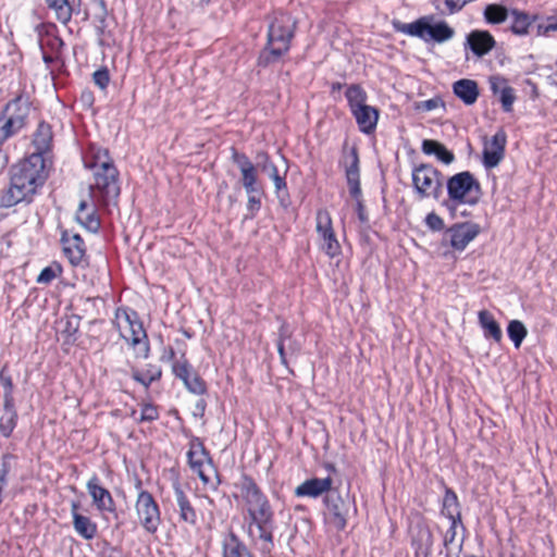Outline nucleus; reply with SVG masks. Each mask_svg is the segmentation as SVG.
<instances>
[{
  "label": "nucleus",
  "instance_id": "6e6552de",
  "mask_svg": "<svg viewBox=\"0 0 557 557\" xmlns=\"http://www.w3.org/2000/svg\"><path fill=\"white\" fill-rule=\"evenodd\" d=\"M187 458L191 470L198 474L203 484L214 488L216 486V471L203 444L198 438L190 440Z\"/></svg>",
  "mask_w": 557,
  "mask_h": 557
},
{
  "label": "nucleus",
  "instance_id": "cd10ccee",
  "mask_svg": "<svg viewBox=\"0 0 557 557\" xmlns=\"http://www.w3.org/2000/svg\"><path fill=\"white\" fill-rule=\"evenodd\" d=\"M17 414L14 409L13 397L4 393V409L0 417V432L5 437L10 436L16 425Z\"/></svg>",
  "mask_w": 557,
  "mask_h": 557
},
{
  "label": "nucleus",
  "instance_id": "c03bdc74",
  "mask_svg": "<svg viewBox=\"0 0 557 557\" xmlns=\"http://www.w3.org/2000/svg\"><path fill=\"white\" fill-rule=\"evenodd\" d=\"M183 383L186 388L194 394L201 395L206 391L203 381L194 372H191V375L188 379H185Z\"/></svg>",
  "mask_w": 557,
  "mask_h": 557
},
{
  "label": "nucleus",
  "instance_id": "7ed1b4c3",
  "mask_svg": "<svg viewBox=\"0 0 557 557\" xmlns=\"http://www.w3.org/2000/svg\"><path fill=\"white\" fill-rule=\"evenodd\" d=\"M91 161L88 165L94 174V187L101 195L102 201L108 203L115 200L120 195L117 183V170L107 149L100 147H90Z\"/></svg>",
  "mask_w": 557,
  "mask_h": 557
},
{
  "label": "nucleus",
  "instance_id": "b1692460",
  "mask_svg": "<svg viewBox=\"0 0 557 557\" xmlns=\"http://www.w3.org/2000/svg\"><path fill=\"white\" fill-rule=\"evenodd\" d=\"M433 536L430 529L425 525L418 524L412 530V545L417 556L428 557L431 553Z\"/></svg>",
  "mask_w": 557,
  "mask_h": 557
},
{
  "label": "nucleus",
  "instance_id": "e433bc0d",
  "mask_svg": "<svg viewBox=\"0 0 557 557\" xmlns=\"http://www.w3.org/2000/svg\"><path fill=\"white\" fill-rule=\"evenodd\" d=\"M345 95L351 111L367 104V94L357 85L348 87Z\"/></svg>",
  "mask_w": 557,
  "mask_h": 557
},
{
  "label": "nucleus",
  "instance_id": "6e6d98bb",
  "mask_svg": "<svg viewBox=\"0 0 557 557\" xmlns=\"http://www.w3.org/2000/svg\"><path fill=\"white\" fill-rule=\"evenodd\" d=\"M101 557H123V555L117 549L109 547V548L102 550Z\"/></svg>",
  "mask_w": 557,
  "mask_h": 557
},
{
  "label": "nucleus",
  "instance_id": "423d86ee",
  "mask_svg": "<svg viewBox=\"0 0 557 557\" xmlns=\"http://www.w3.org/2000/svg\"><path fill=\"white\" fill-rule=\"evenodd\" d=\"M114 325L120 336L135 349L140 357H147L149 346L143 324L138 321L134 311L117 309L115 311Z\"/></svg>",
  "mask_w": 557,
  "mask_h": 557
},
{
  "label": "nucleus",
  "instance_id": "473e14b6",
  "mask_svg": "<svg viewBox=\"0 0 557 557\" xmlns=\"http://www.w3.org/2000/svg\"><path fill=\"white\" fill-rule=\"evenodd\" d=\"M442 513L446 516L449 521H461L458 498L451 491H447L444 496Z\"/></svg>",
  "mask_w": 557,
  "mask_h": 557
},
{
  "label": "nucleus",
  "instance_id": "09e8293b",
  "mask_svg": "<svg viewBox=\"0 0 557 557\" xmlns=\"http://www.w3.org/2000/svg\"><path fill=\"white\" fill-rule=\"evenodd\" d=\"M94 83L100 88V89H106L108 84H109V81H110V77H109V73L107 70H98L94 73Z\"/></svg>",
  "mask_w": 557,
  "mask_h": 557
},
{
  "label": "nucleus",
  "instance_id": "c9c22d12",
  "mask_svg": "<svg viewBox=\"0 0 557 557\" xmlns=\"http://www.w3.org/2000/svg\"><path fill=\"white\" fill-rule=\"evenodd\" d=\"M510 16L511 30L519 36L527 35L529 33V27L531 26L534 18L518 10L511 11Z\"/></svg>",
  "mask_w": 557,
  "mask_h": 557
},
{
  "label": "nucleus",
  "instance_id": "393cba45",
  "mask_svg": "<svg viewBox=\"0 0 557 557\" xmlns=\"http://www.w3.org/2000/svg\"><path fill=\"white\" fill-rule=\"evenodd\" d=\"M468 44L474 54L482 57L494 48L495 40L486 30H473L468 36Z\"/></svg>",
  "mask_w": 557,
  "mask_h": 557
},
{
  "label": "nucleus",
  "instance_id": "5701e85b",
  "mask_svg": "<svg viewBox=\"0 0 557 557\" xmlns=\"http://www.w3.org/2000/svg\"><path fill=\"white\" fill-rule=\"evenodd\" d=\"M76 221L89 232H97L100 222L96 216L95 203L87 200H81L76 212Z\"/></svg>",
  "mask_w": 557,
  "mask_h": 557
},
{
  "label": "nucleus",
  "instance_id": "864d4df0",
  "mask_svg": "<svg viewBox=\"0 0 557 557\" xmlns=\"http://www.w3.org/2000/svg\"><path fill=\"white\" fill-rule=\"evenodd\" d=\"M259 193L247 194V210L255 214L261 207L260 198L257 196Z\"/></svg>",
  "mask_w": 557,
  "mask_h": 557
},
{
  "label": "nucleus",
  "instance_id": "79ce46f5",
  "mask_svg": "<svg viewBox=\"0 0 557 557\" xmlns=\"http://www.w3.org/2000/svg\"><path fill=\"white\" fill-rule=\"evenodd\" d=\"M132 417L138 422H150L158 419L159 413L157 407L146 404L143 406L139 416H137V412L133 410Z\"/></svg>",
  "mask_w": 557,
  "mask_h": 557
},
{
  "label": "nucleus",
  "instance_id": "680f3d73",
  "mask_svg": "<svg viewBox=\"0 0 557 557\" xmlns=\"http://www.w3.org/2000/svg\"><path fill=\"white\" fill-rule=\"evenodd\" d=\"M197 2H198L199 4H203V3H208V2H209V0H197Z\"/></svg>",
  "mask_w": 557,
  "mask_h": 557
},
{
  "label": "nucleus",
  "instance_id": "13d9d810",
  "mask_svg": "<svg viewBox=\"0 0 557 557\" xmlns=\"http://www.w3.org/2000/svg\"><path fill=\"white\" fill-rule=\"evenodd\" d=\"M0 380H1V383H2L3 387L5 388V393H9L10 395H12L11 394V391H12L11 377L10 376H4V375L1 374Z\"/></svg>",
  "mask_w": 557,
  "mask_h": 557
},
{
  "label": "nucleus",
  "instance_id": "37998d69",
  "mask_svg": "<svg viewBox=\"0 0 557 557\" xmlns=\"http://www.w3.org/2000/svg\"><path fill=\"white\" fill-rule=\"evenodd\" d=\"M61 274V267L59 264H52L41 270L37 277V283L49 284L55 277Z\"/></svg>",
  "mask_w": 557,
  "mask_h": 557
},
{
  "label": "nucleus",
  "instance_id": "bb28decb",
  "mask_svg": "<svg viewBox=\"0 0 557 557\" xmlns=\"http://www.w3.org/2000/svg\"><path fill=\"white\" fill-rule=\"evenodd\" d=\"M459 531H462L461 521H449V528L444 535L446 557H458L462 543V539H458Z\"/></svg>",
  "mask_w": 557,
  "mask_h": 557
},
{
  "label": "nucleus",
  "instance_id": "4468645a",
  "mask_svg": "<svg viewBox=\"0 0 557 557\" xmlns=\"http://www.w3.org/2000/svg\"><path fill=\"white\" fill-rule=\"evenodd\" d=\"M480 225L476 223H459L446 232L445 239L455 250L462 251L480 234Z\"/></svg>",
  "mask_w": 557,
  "mask_h": 557
},
{
  "label": "nucleus",
  "instance_id": "052dcab7",
  "mask_svg": "<svg viewBox=\"0 0 557 557\" xmlns=\"http://www.w3.org/2000/svg\"><path fill=\"white\" fill-rule=\"evenodd\" d=\"M289 348L292 349L293 352H295L298 349V347H296L294 345H289Z\"/></svg>",
  "mask_w": 557,
  "mask_h": 557
},
{
  "label": "nucleus",
  "instance_id": "4be33fe9",
  "mask_svg": "<svg viewBox=\"0 0 557 557\" xmlns=\"http://www.w3.org/2000/svg\"><path fill=\"white\" fill-rule=\"evenodd\" d=\"M351 113L362 133L370 134L375 129L379 120V112L375 108L366 104L355 109Z\"/></svg>",
  "mask_w": 557,
  "mask_h": 557
},
{
  "label": "nucleus",
  "instance_id": "de8ad7c7",
  "mask_svg": "<svg viewBox=\"0 0 557 557\" xmlns=\"http://www.w3.org/2000/svg\"><path fill=\"white\" fill-rule=\"evenodd\" d=\"M441 107H444V102L438 97H434L432 99L421 101V102L417 103V106H416V108L418 110H422V111H433Z\"/></svg>",
  "mask_w": 557,
  "mask_h": 557
},
{
  "label": "nucleus",
  "instance_id": "20e7f679",
  "mask_svg": "<svg viewBox=\"0 0 557 557\" xmlns=\"http://www.w3.org/2000/svg\"><path fill=\"white\" fill-rule=\"evenodd\" d=\"M295 21L286 13H278L269 25L268 42L259 57V61L267 65L277 61L289 49L294 35Z\"/></svg>",
  "mask_w": 557,
  "mask_h": 557
},
{
  "label": "nucleus",
  "instance_id": "5fc2aeb1",
  "mask_svg": "<svg viewBox=\"0 0 557 557\" xmlns=\"http://www.w3.org/2000/svg\"><path fill=\"white\" fill-rule=\"evenodd\" d=\"M441 152L437 153V159L441 160L445 164H449L454 161V154L443 146V148L440 150Z\"/></svg>",
  "mask_w": 557,
  "mask_h": 557
},
{
  "label": "nucleus",
  "instance_id": "bf43d9fd",
  "mask_svg": "<svg viewBox=\"0 0 557 557\" xmlns=\"http://www.w3.org/2000/svg\"><path fill=\"white\" fill-rule=\"evenodd\" d=\"M77 509H78V504H77V503H72L71 511H72V517H73V518H74V515H75V513H78V512H77Z\"/></svg>",
  "mask_w": 557,
  "mask_h": 557
},
{
  "label": "nucleus",
  "instance_id": "a878e982",
  "mask_svg": "<svg viewBox=\"0 0 557 557\" xmlns=\"http://www.w3.org/2000/svg\"><path fill=\"white\" fill-rule=\"evenodd\" d=\"M453 90L465 104H473L479 97L478 84L468 78H462L454 83Z\"/></svg>",
  "mask_w": 557,
  "mask_h": 557
},
{
  "label": "nucleus",
  "instance_id": "f3484780",
  "mask_svg": "<svg viewBox=\"0 0 557 557\" xmlns=\"http://www.w3.org/2000/svg\"><path fill=\"white\" fill-rule=\"evenodd\" d=\"M233 160L242 174V184L246 194L260 193L261 187L258 183L257 168L245 156L237 152L233 153Z\"/></svg>",
  "mask_w": 557,
  "mask_h": 557
},
{
  "label": "nucleus",
  "instance_id": "c85d7f7f",
  "mask_svg": "<svg viewBox=\"0 0 557 557\" xmlns=\"http://www.w3.org/2000/svg\"><path fill=\"white\" fill-rule=\"evenodd\" d=\"M259 158L260 162L258 163V166L273 181L276 194L286 189L284 176L278 174L276 165L269 159L268 154H260Z\"/></svg>",
  "mask_w": 557,
  "mask_h": 557
},
{
  "label": "nucleus",
  "instance_id": "4d7b16f0",
  "mask_svg": "<svg viewBox=\"0 0 557 557\" xmlns=\"http://www.w3.org/2000/svg\"><path fill=\"white\" fill-rule=\"evenodd\" d=\"M549 32H557V21L554 23H550L546 26H539V33L540 34H547Z\"/></svg>",
  "mask_w": 557,
  "mask_h": 557
},
{
  "label": "nucleus",
  "instance_id": "4c0bfd02",
  "mask_svg": "<svg viewBox=\"0 0 557 557\" xmlns=\"http://www.w3.org/2000/svg\"><path fill=\"white\" fill-rule=\"evenodd\" d=\"M48 5L54 10L57 18L66 24L72 16V9L67 0H46Z\"/></svg>",
  "mask_w": 557,
  "mask_h": 557
},
{
  "label": "nucleus",
  "instance_id": "6ab92c4d",
  "mask_svg": "<svg viewBox=\"0 0 557 557\" xmlns=\"http://www.w3.org/2000/svg\"><path fill=\"white\" fill-rule=\"evenodd\" d=\"M87 491L99 510L109 512L114 510V502L110 492L99 484L97 476H92L87 482Z\"/></svg>",
  "mask_w": 557,
  "mask_h": 557
},
{
  "label": "nucleus",
  "instance_id": "2f4dec72",
  "mask_svg": "<svg viewBox=\"0 0 557 557\" xmlns=\"http://www.w3.org/2000/svg\"><path fill=\"white\" fill-rule=\"evenodd\" d=\"M174 491L181 519L184 522L194 525L196 523V512L194 508L180 486H175Z\"/></svg>",
  "mask_w": 557,
  "mask_h": 557
},
{
  "label": "nucleus",
  "instance_id": "8fccbe9b",
  "mask_svg": "<svg viewBox=\"0 0 557 557\" xmlns=\"http://www.w3.org/2000/svg\"><path fill=\"white\" fill-rule=\"evenodd\" d=\"M426 225L433 231H441L444 227L443 219L436 213H429L425 218Z\"/></svg>",
  "mask_w": 557,
  "mask_h": 557
},
{
  "label": "nucleus",
  "instance_id": "aec40b11",
  "mask_svg": "<svg viewBox=\"0 0 557 557\" xmlns=\"http://www.w3.org/2000/svg\"><path fill=\"white\" fill-rule=\"evenodd\" d=\"M61 242L63 245V251L70 262L74 265L79 264L85 256V245L82 237L78 234L63 232Z\"/></svg>",
  "mask_w": 557,
  "mask_h": 557
},
{
  "label": "nucleus",
  "instance_id": "2eb2a0df",
  "mask_svg": "<svg viewBox=\"0 0 557 557\" xmlns=\"http://www.w3.org/2000/svg\"><path fill=\"white\" fill-rule=\"evenodd\" d=\"M349 164L346 168V177H347V184L349 187V193L352 198H355L357 202V212L359 219L364 222L367 220V216L364 214V209L361 202V188H360V181H359V159L355 151L351 152V154L348 158Z\"/></svg>",
  "mask_w": 557,
  "mask_h": 557
},
{
  "label": "nucleus",
  "instance_id": "ddd939ff",
  "mask_svg": "<svg viewBox=\"0 0 557 557\" xmlns=\"http://www.w3.org/2000/svg\"><path fill=\"white\" fill-rule=\"evenodd\" d=\"M412 182L416 190L422 197H436L441 187L438 172L430 165H420L412 173Z\"/></svg>",
  "mask_w": 557,
  "mask_h": 557
},
{
  "label": "nucleus",
  "instance_id": "dca6fc26",
  "mask_svg": "<svg viewBox=\"0 0 557 557\" xmlns=\"http://www.w3.org/2000/svg\"><path fill=\"white\" fill-rule=\"evenodd\" d=\"M507 136L503 129L484 143L483 162L486 168H495L503 160L505 154Z\"/></svg>",
  "mask_w": 557,
  "mask_h": 557
},
{
  "label": "nucleus",
  "instance_id": "0e129e2a",
  "mask_svg": "<svg viewBox=\"0 0 557 557\" xmlns=\"http://www.w3.org/2000/svg\"><path fill=\"white\" fill-rule=\"evenodd\" d=\"M134 377L137 380V381H140L141 383L144 382L143 380L139 379V376L137 374H134Z\"/></svg>",
  "mask_w": 557,
  "mask_h": 557
},
{
  "label": "nucleus",
  "instance_id": "f8f14e48",
  "mask_svg": "<svg viewBox=\"0 0 557 557\" xmlns=\"http://www.w3.org/2000/svg\"><path fill=\"white\" fill-rule=\"evenodd\" d=\"M29 114V106L27 101L16 98L9 102L0 114L1 123L12 135L21 131Z\"/></svg>",
  "mask_w": 557,
  "mask_h": 557
},
{
  "label": "nucleus",
  "instance_id": "a18cd8bd",
  "mask_svg": "<svg viewBox=\"0 0 557 557\" xmlns=\"http://www.w3.org/2000/svg\"><path fill=\"white\" fill-rule=\"evenodd\" d=\"M289 339H290V330L287 325L283 324L280 329L278 341H277V350H278L280 358L283 363L286 362L285 347H286V342Z\"/></svg>",
  "mask_w": 557,
  "mask_h": 557
},
{
  "label": "nucleus",
  "instance_id": "c756f323",
  "mask_svg": "<svg viewBox=\"0 0 557 557\" xmlns=\"http://www.w3.org/2000/svg\"><path fill=\"white\" fill-rule=\"evenodd\" d=\"M223 557H251L246 546L234 533H228L222 542Z\"/></svg>",
  "mask_w": 557,
  "mask_h": 557
},
{
  "label": "nucleus",
  "instance_id": "e2e57ef3",
  "mask_svg": "<svg viewBox=\"0 0 557 557\" xmlns=\"http://www.w3.org/2000/svg\"><path fill=\"white\" fill-rule=\"evenodd\" d=\"M150 382H152V379H149V382H145V381H144V382H143V384H144L145 386H148V384H149Z\"/></svg>",
  "mask_w": 557,
  "mask_h": 557
},
{
  "label": "nucleus",
  "instance_id": "69168bd1",
  "mask_svg": "<svg viewBox=\"0 0 557 557\" xmlns=\"http://www.w3.org/2000/svg\"><path fill=\"white\" fill-rule=\"evenodd\" d=\"M206 500L208 502V504L212 505V499L207 497Z\"/></svg>",
  "mask_w": 557,
  "mask_h": 557
},
{
  "label": "nucleus",
  "instance_id": "a211bd4d",
  "mask_svg": "<svg viewBox=\"0 0 557 557\" xmlns=\"http://www.w3.org/2000/svg\"><path fill=\"white\" fill-rule=\"evenodd\" d=\"M333 485V480L330 476L319 479L312 478L304 481L295 488V495L298 497L317 498L324 493H330Z\"/></svg>",
  "mask_w": 557,
  "mask_h": 557
},
{
  "label": "nucleus",
  "instance_id": "603ef678",
  "mask_svg": "<svg viewBox=\"0 0 557 557\" xmlns=\"http://www.w3.org/2000/svg\"><path fill=\"white\" fill-rule=\"evenodd\" d=\"M442 148H443V145L435 140L425 139L422 144V150L426 154L437 156V153L441 152L440 150Z\"/></svg>",
  "mask_w": 557,
  "mask_h": 557
},
{
  "label": "nucleus",
  "instance_id": "a19ab883",
  "mask_svg": "<svg viewBox=\"0 0 557 557\" xmlns=\"http://www.w3.org/2000/svg\"><path fill=\"white\" fill-rule=\"evenodd\" d=\"M59 332L65 335L67 338L73 337L79 327V318L76 315L66 317L59 321Z\"/></svg>",
  "mask_w": 557,
  "mask_h": 557
},
{
  "label": "nucleus",
  "instance_id": "f257e3e1",
  "mask_svg": "<svg viewBox=\"0 0 557 557\" xmlns=\"http://www.w3.org/2000/svg\"><path fill=\"white\" fill-rule=\"evenodd\" d=\"M47 178L46 162L40 153H32L11 169V185L7 205L12 206L32 197Z\"/></svg>",
  "mask_w": 557,
  "mask_h": 557
},
{
  "label": "nucleus",
  "instance_id": "f03ea898",
  "mask_svg": "<svg viewBox=\"0 0 557 557\" xmlns=\"http://www.w3.org/2000/svg\"><path fill=\"white\" fill-rule=\"evenodd\" d=\"M239 487L251 524L257 527L259 539L265 544V548L270 549L273 546V521L269 502L249 478H244Z\"/></svg>",
  "mask_w": 557,
  "mask_h": 557
},
{
  "label": "nucleus",
  "instance_id": "7c9ffc66",
  "mask_svg": "<svg viewBox=\"0 0 557 557\" xmlns=\"http://www.w3.org/2000/svg\"><path fill=\"white\" fill-rule=\"evenodd\" d=\"M479 323L484 331L485 337H491L496 342L502 339L503 333L500 326L490 311L481 310L479 312Z\"/></svg>",
  "mask_w": 557,
  "mask_h": 557
},
{
  "label": "nucleus",
  "instance_id": "58836bf2",
  "mask_svg": "<svg viewBox=\"0 0 557 557\" xmlns=\"http://www.w3.org/2000/svg\"><path fill=\"white\" fill-rule=\"evenodd\" d=\"M484 16L488 23L499 24L508 17V11L499 4H488L485 8Z\"/></svg>",
  "mask_w": 557,
  "mask_h": 557
},
{
  "label": "nucleus",
  "instance_id": "3c124183",
  "mask_svg": "<svg viewBox=\"0 0 557 557\" xmlns=\"http://www.w3.org/2000/svg\"><path fill=\"white\" fill-rule=\"evenodd\" d=\"M442 148H443V145L435 140L425 139L422 144V150L426 154L437 156V153L441 152L440 150Z\"/></svg>",
  "mask_w": 557,
  "mask_h": 557
},
{
  "label": "nucleus",
  "instance_id": "9b49d317",
  "mask_svg": "<svg viewBox=\"0 0 557 557\" xmlns=\"http://www.w3.org/2000/svg\"><path fill=\"white\" fill-rule=\"evenodd\" d=\"M315 231L321 249L331 258L341 253V245L333 230L331 214L327 210L321 209L315 216Z\"/></svg>",
  "mask_w": 557,
  "mask_h": 557
},
{
  "label": "nucleus",
  "instance_id": "9d476101",
  "mask_svg": "<svg viewBox=\"0 0 557 557\" xmlns=\"http://www.w3.org/2000/svg\"><path fill=\"white\" fill-rule=\"evenodd\" d=\"M135 511L139 524L149 533L154 534L161 523L159 505L147 491H140L135 503Z\"/></svg>",
  "mask_w": 557,
  "mask_h": 557
},
{
  "label": "nucleus",
  "instance_id": "412c9836",
  "mask_svg": "<svg viewBox=\"0 0 557 557\" xmlns=\"http://www.w3.org/2000/svg\"><path fill=\"white\" fill-rule=\"evenodd\" d=\"M488 82L492 92L499 97L504 111L510 112L512 110L516 96L507 79L502 76L494 75L490 77Z\"/></svg>",
  "mask_w": 557,
  "mask_h": 557
},
{
  "label": "nucleus",
  "instance_id": "39448f33",
  "mask_svg": "<svg viewBox=\"0 0 557 557\" xmlns=\"http://www.w3.org/2000/svg\"><path fill=\"white\" fill-rule=\"evenodd\" d=\"M448 208L453 216H466L465 205L474 206L480 199L481 188L470 172H461L447 182Z\"/></svg>",
  "mask_w": 557,
  "mask_h": 557
},
{
  "label": "nucleus",
  "instance_id": "49530a36",
  "mask_svg": "<svg viewBox=\"0 0 557 557\" xmlns=\"http://www.w3.org/2000/svg\"><path fill=\"white\" fill-rule=\"evenodd\" d=\"M173 372L178 379L184 381L191 375L193 371L186 361H176L173 366Z\"/></svg>",
  "mask_w": 557,
  "mask_h": 557
},
{
  "label": "nucleus",
  "instance_id": "ea45409f",
  "mask_svg": "<svg viewBox=\"0 0 557 557\" xmlns=\"http://www.w3.org/2000/svg\"><path fill=\"white\" fill-rule=\"evenodd\" d=\"M508 336L513 342L516 348H519L525 338L528 331L521 321L512 320L507 327Z\"/></svg>",
  "mask_w": 557,
  "mask_h": 557
},
{
  "label": "nucleus",
  "instance_id": "f704fd0d",
  "mask_svg": "<svg viewBox=\"0 0 557 557\" xmlns=\"http://www.w3.org/2000/svg\"><path fill=\"white\" fill-rule=\"evenodd\" d=\"M52 139L51 128L46 123H40L34 135L33 144L37 152L42 156V152L49 149Z\"/></svg>",
  "mask_w": 557,
  "mask_h": 557
},
{
  "label": "nucleus",
  "instance_id": "0eeeda50",
  "mask_svg": "<svg viewBox=\"0 0 557 557\" xmlns=\"http://www.w3.org/2000/svg\"><path fill=\"white\" fill-rule=\"evenodd\" d=\"M398 29L409 36L418 37L425 41L432 39L436 42L447 41L455 35L454 29L446 22L431 25L428 17H421L416 22L403 24Z\"/></svg>",
  "mask_w": 557,
  "mask_h": 557
},
{
  "label": "nucleus",
  "instance_id": "1a4fd4ad",
  "mask_svg": "<svg viewBox=\"0 0 557 557\" xmlns=\"http://www.w3.org/2000/svg\"><path fill=\"white\" fill-rule=\"evenodd\" d=\"M325 517L331 525L336 530H344L347 525L348 517L356 511L354 502L347 495L343 497L337 492H330L325 498Z\"/></svg>",
  "mask_w": 557,
  "mask_h": 557
},
{
  "label": "nucleus",
  "instance_id": "72a5a7b5",
  "mask_svg": "<svg viewBox=\"0 0 557 557\" xmlns=\"http://www.w3.org/2000/svg\"><path fill=\"white\" fill-rule=\"evenodd\" d=\"M73 525L75 531L85 540H91L96 535L97 525L86 516L75 513Z\"/></svg>",
  "mask_w": 557,
  "mask_h": 557
}]
</instances>
